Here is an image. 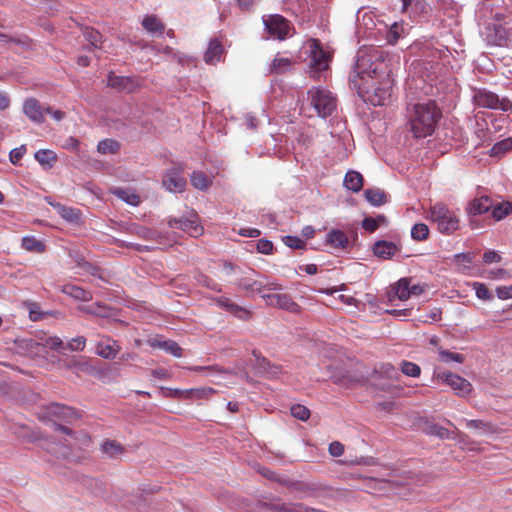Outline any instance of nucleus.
<instances>
[{
  "instance_id": "f257e3e1",
  "label": "nucleus",
  "mask_w": 512,
  "mask_h": 512,
  "mask_svg": "<svg viewBox=\"0 0 512 512\" xmlns=\"http://www.w3.org/2000/svg\"><path fill=\"white\" fill-rule=\"evenodd\" d=\"M391 68L382 56L358 57L350 84L359 96L373 106H382L390 99L393 88Z\"/></svg>"
},
{
  "instance_id": "f03ea898",
  "label": "nucleus",
  "mask_w": 512,
  "mask_h": 512,
  "mask_svg": "<svg viewBox=\"0 0 512 512\" xmlns=\"http://www.w3.org/2000/svg\"><path fill=\"white\" fill-rule=\"evenodd\" d=\"M441 117V111L433 100L412 104L407 108L408 126L416 138L430 136Z\"/></svg>"
},
{
  "instance_id": "7ed1b4c3",
  "label": "nucleus",
  "mask_w": 512,
  "mask_h": 512,
  "mask_svg": "<svg viewBox=\"0 0 512 512\" xmlns=\"http://www.w3.org/2000/svg\"><path fill=\"white\" fill-rule=\"evenodd\" d=\"M429 218L437 225L439 232L442 234H452L460 226L459 217L442 203H437L430 208Z\"/></svg>"
},
{
  "instance_id": "20e7f679",
  "label": "nucleus",
  "mask_w": 512,
  "mask_h": 512,
  "mask_svg": "<svg viewBox=\"0 0 512 512\" xmlns=\"http://www.w3.org/2000/svg\"><path fill=\"white\" fill-rule=\"evenodd\" d=\"M308 95L318 116L325 118L335 110L336 99L330 91L314 87L309 90Z\"/></svg>"
},
{
  "instance_id": "39448f33",
  "label": "nucleus",
  "mask_w": 512,
  "mask_h": 512,
  "mask_svg": "<svg viewBox=\"0 0 512 512\" xmlns=\"http://www.w3.org/2000/svg\"><path fill=\"white\" fill-rule=\"evenodd\" d=\"M473 103L482 108L501 110L504 112L512 108V103L508 98H499L497 94L486 90L478 89L473 94Z\"/></svg>"
},
{
  "instance_id": "423d86ee",
  "label": "nucleus",
  "mask_w": 512,
  "mask_h": 512,
  "mask_svg": "<svg viewBox=\"0 0 512 512\" xmlns=\"http://www.w3.org/2000/svg\"><path fill=\"white\" fill-rule=\"evenodd\" d=\"M331 56L325 52L317 40H312L310 44V64L309 73L311 77L320 79L322 72L329 67Z\"/></svg>"
},
{
  "instance_id": "0eeeda50",
  "label": "nucleus",
  "mask_w": 512,
  "mask_h": 512,
  "mask_svg": "<svg viewBox=\"0 0 512 512\" xmlns=\"http://www.w3.org/2000/svg\"><path fill=\"white\" fill-rule=\"evenodd\" d=\"M41 419H47L51 422L57 423L56 421L72 422L79 418L77 411L69 406L59 403H52L45 408Z\"/></svg>"
},
{
  "instance_id": "6e6552de",
  "label": "nucleus",
  "mask_w": 512,
  "mask_h": 512,
  "mask_svg": "<svg viewBox=\"0 0 512 512\" xmlns=\"http://www.w3.org/2000/svg\"><path fill=\"white\" fill-rule=\"evenodd\" d=\"M169 226L187 232L190 236L196 237L202 234L203 228L199 225V216L194 210L181 218H171Z\"/></svg>"
},
{
  "instance_id": "1a4fd4ad",
  "label": "nucleus",
  "mask_w": 512,
  "mask_h": 512,
  "mask_svg": "<svg viewBox=\"0 0 512 512\" xmlns=\"http://www.w3.org/2000/svg\"><path fill=\"white\" fill-rule=\"evenodd\" d=\"M263 23L268 33L276 39L283 40L290 31V22L279 14L263 17Z\"/></svg>"
},
{
  "instance_id": "9d476101",
  "label": "nucleus",
  "mask_w": 512,
  "mask_h": 512,
  "mask_svg": "<svg viewBox=\"0 0 512 512\" xmlns=\"http://www.w3.org/2000/svg\"><path fill=\"white\" fill-rule=\"evenodd\" d=\"M165 391L164 396L181 399H205L217 392L212 387L191 388L186 390L167 388Z\"/></svg>"
},
{
  "instance_id": "9b49d317",
  "label": "nucleus",
  "mask_w": 512,
  "mask_h": 512,
  "mask_svg": "<svg viewBox=\"0 0 512 512\" xmlns=\"http://www.w3.org/2000/svg\"><path fill=\"white\" fill-rule=\"evenodd\" d=\"M435 376L438 380L448 384L458 395L465 396L472 390V385L468 380L454 373L439 372Z\"/></svg>"
},
{
  "instance_id": "f8f14e48",
  "label": "nucleus",
  "mask_w": 512,
  "mask_h": 512,
  "mask_svg": "<svg viewBox=\"0 0 512 512\" xmlns=\"http://www.w3.org/2000/svg\"><path fill=\"white\" fill-rule=\"evenodd\" d=\"M238 285L251 292L264 294L265 290L269 291H280L282 286L276 282L268 281L265 276H260V279L252 280L249 278H243L239 281Z\"/></svg>"
},
{
  "instance_id": "ddd939ff",
  "label": "nucleus",
  "mask_w": 512,
  "mask_h": 512,
  "mask_svg": "<svg viewBox=\"0 0 512 512\" xmlns=\"http://www.w3.org/2000/svg\"><path fill=\"white\" fill-rule=\"evenodd\" d=\"M262 298L266 301L267 305L287 310L292 313L299 312V305L294 302L289 294L276 293V294H262Z\"/></svg>"
},
{
  "instance_id": "4468645a",
  "label": "nucleus",
  "mask_w": 512,
  "mask_h": 512,
  "mask_svg": "<svg viewBox=\"0 0 512 512\" xmlns=\"http://www.w3.org/2000/svg\"><path fill=\"white\" fill-rule=\"evenodd\" d=\"M162 184L169 192L176 193L185 190L187 181L181 169L174 167L165 173Z\"/></svg>"
},
{
  "instance_id": "2eb2a0df",
  "label": "nucleus",
  "mask_w": 512,
  "mask_h": 512,
  "mask_svg": "<svg viewBox=\"0 0 512 512\" xmlns=\"http://www.w3.org/2000/svg\"><path fill=\"white\" fill-rule=\"evenodd\" d=\"M23 113L35 123L44 122V114L46 108H44L40 102L35 98H28L23 103Z\"/></svg>"
},
{
  "instance_id": "dca6fc26",
  "label": "nucleus",
  "mask_w": 512,
  "mask_h": 512,
  "mask_svg": "<svg viewBox=\"0 0 512 512\" xmlns=\"http://www.w3.org/2000/svg\"><path fill=\"white\" fill-rule=\"evenodd\" d=\"M119 350L117 342L107 336H102L95 347V353L105 359H114Z\"/></svg>"
},
{
  "instance_id": "f3484780",
  "label": "nucleus",
  "mask_w": 512,
  "mask_h": 512,
  "mask_svg": "<svg viewBox=\"0 0 512 512\" xmlns=\"http://www.w3.org/2000/svg\"><path fill=\"white\" fill-rule=\"evenodd\" d=\"M261 509L271 512H316L302 503L286 504L280 501L264 503Z\"/></svg>"
},
{
  "instance_id": "a211bd4d",
  "label": "nucleus",
  "mask_w": 512,
  "mask_h": 512,
  "mask_svg": "<svg viewBox=\"0 0 512 512\" xmlns=\"http://www.w3.org/2000/svg\"><path fill=\"white\" fill-rule=\"evenodd\" d=\"M486 40L490 45L505 46L508 41V31L499 24L489 25L487 27Z\"/></svg>"
},
{
  "instance_id": "6ab92c4d",
  "label": "nucleus",
  "mask_w": 512,
  "mask_h": 512,
  "mask_svg": "<svg viewBox=\"0 0 512 512\" xmlns=\"http://www.w3.org/2000/svg\"><path fill=\"white\" fill-rule=\"evenodd\" d=\"M218 306L225 309L235 317H237L240 320L246 321L250 318L251 313L249 310H247L244 307L239 306L238 304L232 302L227 297H218L215 299Z\"/></svg>"
},
{
  "instance_id": "aec40b11",
  "label": "nucleus",
  "mask_w": 512,
  "mask_h": 512,
  "mask_svg": "<svg viewBox=\"0 0 512 512\" xmlns=\"http://www.w3.org/2000/svg\"><path fill=\"white\" fill-rule=\"evenodd\" d=\"M108 86L127 92H133L138 86L139 83L135 78L118 76L114 73H110L108 75Z\"/></svg>"
},
{
  "instance_id": "412c9836",
  "label": "nucleus",
  "mask_w": 512,
  "mask_h": 512,
  "mask_svg": "<svg viewBox=\"0 0 512 512\" xmlns=\"http://www.w3.org/2000/svg\"><path fill=\"white\" fill-rule=\"evenodd\" d=\"M465 423L466 426L474 430L475 434L478 436H488L500 432L499 427L492 422L484 420H465Z\"/></svg>"
},
{
  "instance_id": "4be33fe9",
  "label": "nucleus",
  "mask_w": 512,
  "mask_h": 512,
  "mask_svg": "<svg viewBox=\"0 0 512 512\" xmlns=\"http://www.w3.org/2000/svg\"><path fill=\"white\" fill-rule=\"evenodd\" d=\"M399 251L400 248L397 244L385 240L377 241L373 246L374 254L382 259H390Z\"/></svg>"
},
{
  "instance_id": "5701e85b",
  "label": "nucleus",
  "mask_w": 512,
  "mask_h": 512,
  "mask_svg": "<svg viewBox=\"0 0 512 512\" xmlns=\"http://www.w3.org/2000/svg\"><path fill=\"white\" fill-rule=\"evenodd\" d=\"M126 232L136 235L145 240H152L161 243V235L156 230H152L137 224H129L126 227Z\"/></svg>"
},
{
  "instance_id": "b1692460",
  "label": "nucleus",
  "mask_w": 512,
  "mask_h": 512,
  "mask_svg": "<svg viewBox=\"0 0 512 512\" xmlns=\"http://www.w3.org/2000/svg\"><path fill=\"white\" fill-rule=\"evenodd\" d=\"M149 344L153 348L162 349L166 353L178 358L183 355V349L173 340L151 339Z\"/></svg>"
},
{
  "instance_id": "393cba45",
  "label": "nucleus",
  "mask_w": 512,
  "mask_h": 512,
  "mask_svg": "<svg viewBox=\"0 0 512 512\" xmlns=\"http://www.w3.org/2000/svg\"><path fill=\"white\" fill-rule=\"evenodd\" d=\"M492 208V200L488 196L476 198L470 202L468 213L470 216H477L484 214Z\"/></svg>"
},
{
  "instance_id": "a878e982",
  "label": "nucleus",
  "mask_w": 512,
  "mask_h": 512,
  "mask_svg": "<svg viewBox=\"0 0 512 512\" xmlns=\"http://www.w3.org/2000/svg\"><path fill=\"white\" fill-rule=\"evenodd\" d=\"M143 28L154 36H161L165 31L164 23L155 15H147L142 20Z\"/></svg>"
},
{
  "instance_id": "bb28decb",
  "label": "nucleus",
  "mask_w": 512,
  "mask_h": 512,
  "mask_svg": "<svg viewBox=\"0 0 512 512\" xmlns=\"http://www.w3.org/2000/svg\"><path fill=\"white\" fill-rule=\"evenodd\" d=\"M223 52L224 49L221 42L218 39H212L205 52L204 60L207 64H215L221 60Z\"/></svg>"
},
{
  "instance_id": "cd10ccee",
  "label": "nucleus",
  "mask_w": 512,
  "mask_h": 512,
  "mask_svg": "<svg viewBox=\"0 0 512 512\" xmlns=\"http://www.w3.org/2000/svg\"><path fill=\"white\" fill-rule=\"evenodd\" d=\"M100 451L108 458L114 459L125 453L126 449L116 440L105 439L100 446Z\"/></svg>"
},
{
  "instance_id": "c85d7f7f",
  "label": "nucleus",
  "mask_w": 512,
  "mask_h": 512,
  "mask_svg": "<svg viewBox=\"0 0 512 512\" xmlns=\"http://www.w3.org/2000/svg\"><path fill=\"white\" fill-rule=\"evenodd\" d=\"M61 291L74 298L75 300H80L84 302H88L92 300V293L88 290L83 289L82 287L76 286L74 284H65L61 287Z\"/></svg>"
},
{
  "instance_id": "c756f323",
  "label": "nucleus",
  "mask_w": 512,
  "mask_h": 512,
  "mask_svg": "<svg viewBox=\"0 0 512 512\" xmlns=\"http://www.w3.org/2000/svg\"><path fill=\"white\" fill-rule=\"evenodd\" d=\"M255 368L258 371V373L269 378L276 377L281 372L280 366L271 364L270 361L264 357L257 358Z\"/></svg>"
},
{
  "instance_id": "7c9ffc66",
  "label": "nucleus",
  "mask_w": 512,
  "mask_h": 512,
  "mask_svg": "<svg viewBox=\"0 0 512 512\" xmlns=\"http://www.w3.org/2000/svg\"><path fill=\"white\" fill-rule=\"evenodd\" d=\"M49 204L56 210V212L66 221L70 223H78L80 221V212L78 209L64 206L60 203H52Z\"/></svg>"
},
{
  "instance_id": "2f4dec72",
  "label": "nucleus",
  "mask_w": 512,
  "mask_h": 512,
  "mask_svg": "<svg viewBox=\"0 0 512 512\" xmlns=\"http://www.w3.org/2000/svg\"><path fill=\"white\" fill-rule=\"evenodd\" d=\"M326 241L334 249H345L349 244L347 235L338 229L331 230L327 235Z\"/></svg>"
},
{
  "instance_id": "473e14b6",
  "label": "nucleus",
  "mask_w": 512,
  "mask_h": 512,
  "mask_svg": "<svg viewBox=\"0 0 512 512\" xmlns=\"http://www.w3.org/2000/svg\"><path fill=\"white\" fill-rule=\"evenodd\" d=\"M344 185L347 189L358 192L363 186V177L357 171H348L344 178Z\"/></svg>"
},
{
  "instance_id": "72a5a7b5",
  "label": "nucleus",
  "mask_w": 512,
  "mask_h": 512,
  "mask_svg": "<svg viewBox=\"0 0 512 512\" xmlns=\"http://www.w3.org/2000/svg\"><path fill=\"white\" fill-rule=\"evenodd\" d=\"M35 159L44 168H51L57 161V155L52 150L40 149L34 154Z\"/></svg>"
},
{
  "instance_id": "f704fd0d",
  "label": "nucleus",
  "mask_w": 512,
  "mask_h": 512,
  "mask_svg": "<svg viewBox=\"0 0 512 512\" xmlns=\"http://www.w3.org/2000/svg\"><path fill=\"white\" fill-rule=\"evenodd\" d=\"M21 246L28 252L41 254L45 251V244L34 236H25L22 238Z\"/></svg>"
},
{
  "instance_id": "c9c22d12",
  "label": "nucleus",
  "mask_w": 512,
  "mask_h": 512,
  "mask_svg": "<svg viewBox=\"0 0 512 512\" xmlns=\"http://www.w3.org/2000/svg\"><path fill=\"white\" fill-rule=\"evenodd\" d=\"M366 200L373 206H381L387 202V196L379 188L367 189L364 192Z\"/></svg>"
},
{
  "instance_id": "e433bc0d",
  "label": "nucleus",
  "mask_w": 512,
  "mask_h": 512,
  "mask_svg": "<svg viewBox=\"0 0 512 512\" xmlns=\"http://www.w3.org/2000/svg\"><path fill=\"white\" fill-rule=\"evenodd\" d=\"M113 194L129 205L137 206L140 203L139 195L131 189L116 188Z\"/></svg>"
},
{
  "instance_id": "4c0bfd02",
  "label": "nucleus",
  "mask_w": 512,
  "mask_h": 512,
  "mask_svg": "<svg viewBox=\"0 0 512 512\" xmlns=\"http://www.w3.org/2000/svg\"><path fill=\"white\" fill-rule=\"evenodd\" d=\"M191 184L194 188L198 190H207L211 184L212 180L203 172L194 171L190 176Z\"/></svg>"
},
{
  "instance_id": "58836bf2",
  "label": "nucleus",
  "mask_w": 512,
  "mask_h": 512,
  "mask_svg": "<svg viewBox=\"0 0 512 512\" xmlns=\"http://www.w3.org/2000/svg\"><path fill=\"white\" fill-rule=\"evenodd\" d=\"M79 310L86 314L97 316V317H102V318H106V317L110 316L109 308L106 307L105 305H102L101 303H95V304L88 305V306H81L79 308Z\"/></svg>"
},
{
  "instance_id": "ea45409f",
  "label": "nucleus",
  "mask_w": 512,
  "mask_h": 512,
  "mask_svg": "<svg viewBox=\"0 0 512 512\" xmlns=\"http://www.w3.org/2000/svg\"><path fill=\"white\" fill-rule=\"evenodd\" d=\"M393 289L399 300L405 301L410 298V282L407 278H401Z\"/></svg>"
},
{
  "instance_id": "a19ab883",
  "label": "nucleus",
  "mask_w": 512,
  "mask_h": 512,
  "mask_svg": "<svg viewBox=\"0 0 512 512\" xmlns=\"http://www.w3.org/2000/svg\"><path fill=\"white\" fill-rule=\"evenodd\" d=\"M120 144L112 139H105L98 143L97 150L101 154H115L119 151Z\"/></svg>"
},
{
  "instance_id": "79ce46f5",
  "label": "nucleus",
  "mask_w": 512,
  "mask_h": 512,
  "mask_svg": "<svg viewBox=\"0 0 512 512\" xmlns=\"http://www.w3.org/2000/svg\"><path fill=\"white\" fill-rule=\"evenodd\" d=\"M438 355H439V360L444 363H449V362L463 363L465 360V357L462 354L450 352V351L444 350L442 348H438Z\"/></svg>"
},
{
  "instance_id": "37998d69",
  "label": "nucleus",
  "mask_w": 512,
  "mask_h": 512,
  "mask_svg": "<svg viewBox=\"0 0 512 512\" xmlns=\"http://www.w3.org/2000/svg\"><path fill=\"white\" fill-rule=\"evenodd\" d=\"M291 67V61L288 58H275L270 66V72L273 74H283Z\"/></svg>"
},
{
  "instance_id": "c03bdc74",
  "label": "nucleus",
  "mask_w": 512,
  "mask_h": 512,
  "mask_svg": "<svg viewBox=\"0 0 512 512\" xmlns=\"http://www.w3.org/2000/svg\"><path fill=\"white\" fill-rule=\"evenodd\" d=\"M511 205L510 203L506 202V203H498L496 205H493L492 204V208L490 209L491 210V214H492V217L499 221V220H502L505 216H507L510 211H511Z\"/></svg>"
},
{
  "instance_id": "a18cd8bd",
  "label": "nucleus",
  "mask_w": 512,
  "mask_h": 512,
  "mask_svg": "<svg viewBox=\"0 0 512 512\" xmlns=\"http://www.w3.org/2000/svg\"><path fill=\"white\" fill-rule=\"evenodd\" d=\"M429 236V228L424 223H417L411 229V237L415 241L426 240Z\"/></svg>"
},
{
  "instance_id": "49530a36",
  "label": "nucleus",
  "mask_w": 512,
  "mask_h": 512,
  "mask_svg": "<svg viewBox=\"0 0 512 512\" xmlns=\"http://www.w3.org/2000/svg\"><path fill=\"white\" fill-rule=\"evenodd\" d=\"M84 38L90 43L93 48H100L102 43V35L93 28H85L83 32Z\"/></svg>"
},
{
  "instance_id": "de8ad7c7",
  "label": "nucleus",
  "mask_w": 512,
  "mask_h": 512,
  "mask_svg": "<svg viewBox=\"0 0 512 512\" xmlns=\"http://www.w3.org/2000/svg\"><path fill=\"white\" fill-rule=\"evenodd\" d=\"M510 150H512V138H507L493 145L491 148V155L500 156Z\"/></svg>"
},
{
  "instance_id": "09e8293b",
  "label": "nucleus",
  "mask_w": 512,
  "mask_h": 512,
  "mask_svg": "<svg viewBox=\"0 0 512 512\" xmlns=\"http://www.w3.org/2000/svg\"><path fill=\"white\" fill-rule=\"evenodd\" d=\"M195 280L197 281V283L201 286H204V287H207L213 291H216V292H220L221 291V285L218 284L216 281H214L213 279H211L210 277L202 274V273H198L196 276H195Z\"/></svg>"
},
{
  "instance_id": "8fccbe9b",
  "label": "nucleus",
  "mask_w": 512,
  "mask_h": 512,
  "mask_svg": "<svg viewBox=\"0 0 512 512\" xmlns=\"http://www.w3.org/2000/svg\"><path fill=\"white\" fill-rule=\"evenodd\" d=\"M427 434L439 437L441 439L452 438L451 433L448 429L437 424L429 425L427 427Z\"/></svg>"
},
{
  "instance_id": "3c124183",
  "label": "nucleus",
  "mask_w": 512,
  "mask_h": 512,
  "mask_svg": "<svg viewBox=\"0 0 512 512\" xmlns=\"http://www.w3.org/2000/svg\"><path fill=\"white\" fill-rule=\"evenodd\" d=\"M401 371L406 376L418 377L420 375L421 369L417 364H415L413 362L402 361Z\"/></svg>"
},
{
  "instance_id": "603ef678",
  "label": "nucleus",
  "mask_w": 512,
  "mask_h": 512,
  "mask_svg": "<svg viewBox=\"0 0 512 512\" xmlns=\"http://www.w3.org/2000/svg\"><path fill=\"white\" fill-rule=\"evenodd\" d=\"M291 415L301 421H306L310 417V410L300 404L293 405L291 407Z\"/></svg>"
},
{
  "instance_id": "864d4df0",
  "label": "nucleus",
  "mask_w": 512,
  "mask_h": 512,
  "mask_svg": "<svg viewBox=\"0 0 512 512\" xmlns=\"http://www.w3.org/2000/svg\"><path fill=\"white\" fill-rule=\"evenodd\" d=\"M366 381V376L359 373H348L343 376L342 384L346 386H353L354 384H361Z\"/></svg>"
},
{
  "instance_id": "5fc2aeb1",
  "label": "nucleus",
  "mask_w": 512,
  "mask_h": 512,
  "mask_svg": "<svg viewBox=\"0 0 512 512\" xmlns=\"http://www.w3.org/2000/svg\"><path fill=\"white\" fill-rule=\"evenodd\" d=\"M473 288L475 290L476 296L479 299L490 300L492 298L489 289L483 283L475 282L473 283Z\"/></svg>"
},
{
  "instance_id": "6e6d98bb",
  "label": "nucleus",
  "mask_w": 512,
  "mask_h": 512,
  "mask_svg": "<svg viewBox=\"0 0 512 512\" xmlns=\"http://www.w3.org/2000/svg\"><path fill=\"white\" fill-rule=\"evenodd\" d=\"M86 346V338L83 336H77L73 339H71L68 344L67 348L71 351H83Z\"/></svg>"
},
{
  "instance_id": "4d7b16f0",
  "label": "nucleus",
  "mask_w": 512,
  "mask_h": 512,
  "mask_svg": "<svg viewBox=\"0 0 512 512\" xmlns=\"http://www.w3.org/2000/svg\"><path fill=\"white\" fill-rule=\"evenodd\" d=\"M283 242L285 245L293 249H302L305 247V242L296 236H285L283 238Z\"/></svg>"
},
{
  "instance_id": "13d9d810",
  "label": "nucleus",
  "mask_w": 512,
  "mask_h": 512,
  "mask_svg": "<svg viewBox=\"0 0 512 512\" xmlns=\"http://www.w3.org/2000/svg\"><path fill=\"white\" fill-rule=\"evenodd\" d=\"M26 153V146L21 145L20 147L14 148L10 151L9 160L12 164L16 165L19 163L20 159Z\"/></svg>"
},
{
  "instance_id": "bf43d9fd",
  "label": "nucleus",
  "mask_w": 512,
  "mask_h": 512,
  "mask_svg": "<svg viewBox=\"0 0 512 512\" xmlns=\"http://www.w3.org/2000/svg\"><path fill=\"white\" fill-rule=\"evenodd\" d=\"M256 247L257 251L262 254H271L273 251V243L266 239H260Z\"/></svg>"
},
{
  "instance_id": "052dcab7",
  "label": "nucleus",
  "mask_w": 512,
  "mask_h": 512,
  "mask_svg": "<svg viewBox=\"0 0 512 512\" xmlns=\"http://www.w3.org/2000/svg\"><path fill=\"white\" fill-rule=\"evenodd\" d=\"M399 30H400V27L396 23H394L390 27L389 32L387 34V40L389 43L394 44L398 41V39L400 38Z\"/></svg>"
},
{
  "instance_id": "680f3d73",
  "label": "nucleus",
  "mask_w": 512,
  "mask_h": 512,
  "mask_svg": "<svg viewBox=\"0 0 512 512\" xmlns=\"http://www.w3.org/2000/svg\"><path fill=\"white\" fill-rule=\"evenodd\" d=\"M412 10L415 13L427 15L430 11V7L424 0H417V2L414 3Z\"/></svg>"
},
{
  "instance_id": "e2e57ef3",
  "label": "nucleus",
  "mask_w": 512,
  "mask_h": 512,
  "mask_svg": "<svg viewBox=\"0 0 512 512\" xmlns=\"http://www.w3.org/2000/svg\"><path fill=\"white\" fill-rule=\"evenodd\" d=\"M362 227L368 232H374L378 227V219L367 217L362 222Z\"/></svg>"
},
{
  "instance_id": "0e129e2a",
  "label": "nucleus",
  "mask_w": 512,
  "mask_h": 512,
  "mask_svg": "<svg viewBox=\"0 0 512 512\" xmlns=\"http://www.w3.org/2000/svg\"><path fill=\"white\" fill-rule=\"evenodd\" d=\"M496 294L499 299H510L512 298V285L502 286L496 289Z\"/></svg>"
},
{
  "instance_id": "69168bd1",
  "label": "nucleus",
  "mask_w": 512,
  "mask_h": 512,
  "mask_svg": "<svg viewBox=\"0 0 512 512\" xmlns=\"http://www.w3.org/2000/svg\"><path fill=\"white\" fill-rule=\"evenodd\" d=\"M344 452V446L338 442L334 441L329 445V453L334 457H339Z\"/></svg>"
},
{
  "instance_id": "338daca9",
  "label": "nucleus",
  "mask_w": 512,
  "mask_h": 512,
  "mask_svg": "<svg viewBox=\"0 0 512 512\" xmlns=\"http://www.w3.org/2000/svg\"><path fill=\"white\" fill-rule=\"evenodd\" d=\"M483 260L485 263L490 264L494 262H499L501 260V257L498 255L496 251L489 250L483 254Z\"/></svg>"
},
{
  "instance_id": "774afa93",
  "label": "nucleus",
  "mask_w": 512,
  "mask_h": 512,
  "mask_svg": "<svg viewBox=\"0 0 512 512\" xmlns=\"http://www.w3.org/2000/svg\"><path fill=\"white\" fill-rule=\"evenodd\" d=\"M381 372L385 375H387L389 378H396L398 375L397 369L392 366L391 364L383 365L381 368Z\"/></svg>"
}]
</instances>
